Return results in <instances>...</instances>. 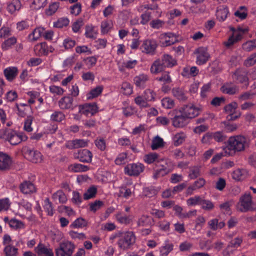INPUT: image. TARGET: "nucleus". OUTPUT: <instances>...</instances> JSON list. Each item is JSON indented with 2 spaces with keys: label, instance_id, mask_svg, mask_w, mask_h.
I'll list each match as a JSON object with an SVG mask.
<instances>
[{
  "label": "nucleus",
  "instance_id": "1",
  "mask_svg": "<svg viewBox=\"0 0 256 256\" xmlns=\"http://www.w3.org/2000/svg\"><path fill=\"white\" fill-rule=\"evenodd\" d=\"M144 160L148 164L154 162L158 163V168L156 170L154 177L156 178L160 176H164L172 170L171 162L166 160L160 158L156 153H150L146 154Z\"/></svg>",
  "mask_w": 256,
  "mask_h": 256
},
{
  "label": "nucleus",
  "instance_id": "2",
  "mask_svg": "<svg viewBox=\"0 0 256 256\" xmlns=\"http://www.w3.org/2000/svg\"><path fill=\"white\" fill-rule=\"evenodd\" d=\"M202 110V106H196L192 104H189L183 106L178 109L172 110L171 113L177 114L178 112L180 114H182L188 120L198 116Z\"/></svg>",
  "mask_w": 256,
  "mask_h": 256
},
{
  "label": "nucleus",
  "instance_id": "3",
  "mask_svg": "<svg viewBox=\"0 0 256 256\" xmlns=\"http://www.w3.org/2000/svg\"><path fill=\"white\" fill-rule=\"evenodd\" d=\"M248 144V143L245 137L242 136H236L230 138L228 145L226 148L231 154L232 150L240 152L244 150Z\"/></svg>",
  "mask_w": 256,
  "mask_h": 256
},
{
  "label": "nucleus",
  "instance_id": "4",
  "mask_svg": "<svg viewBox=\"0 0 256 256\" xmlns=\"http://www.w3.org/2000/svg\"><path fill=\"white\" fill-rule=\"evenodd\" d=\"M2 139L8 141L11 144L16 145L20 143L22 141H26L28 136L23 132H16L12 130H6L3 135Z\"/></svg>",
  "mask_w": 256,
  "mask_h": 256
},
{
  "label": "nucleus",
  "instance_id": "5",
  "mask_svg": "<svg viewBox=\"0 0 256 256\" xmlns=\"http://www.w3.org/2000/svg\"><path fill=\"white\" fill-rule=\"evenodd\" d=\"M230 30L232 32V34L230 36L228 40L224 42V44L226 47L229 48L232 46L236 42L241 40L244 34L248 31V28L246 27H238L235 28L232 27L230 28Z\"/></svg>",
  "mask_w": 256,
  "mask_h": 256
},
{
  "label": "nucleus",
  "instance_id": "6",
  "mask_svg": "<svg viewBox=\"0 0 256 256\" xmlns=\"http://www.w3.org/2000/svg\"><path fill=\"white\" fill-rule=\"evenodd\" d=\"M135 240L136 237L132 232H124L122 233L120 236L118 246L122 250H127L135 242Z\"/></svg>",
  "mask_w": 256,
  "mask_h": 256
},
{
  "label": "nucleus",
  "instance_id": "7",
  "mask_svg": "<svg viewBox=\"0 0 256 256\" xmlns=\"http://www.w3.org/2000/svg\"><path fill=\"white\" fill-rule=\"evenodd\" d=\"M74 246L71 242L66 241L60 244L56 250V256H72Z\"/></svg>",
  "mask_w": 256,
  "mask_h": 256
},
{
  "label": "nucleus",
  "instance_id": "8",
  "mask_svg": "<svg viewBox=\"0 0 256 256\" xmlns=\"http://www.w3.org/2000/svg\"><path fill=\"white\" fill-rule=\"evenodd\" d=\"M158 41L162 46H170L178 41V36L172 32H166L160 34L158 37Z\"/></svg>",
  "mask_w": 256,
  "mask_h": 256
},
{
  "label": "nucleus",
  "instance_id": "9",
  "mask_svg": "<svg viewBox=\"0 0 256 256\" xmlns=\"http://www.w3.org/2000/svg\"><path fill=\"white\" fill-rule=\"evenodd\" d=\"M253 205L252 198L250 193H246L242 195L238 204V208L242 212H246L252 209Z\"/></svg>",
  "mask_w": 256,
  "mask_h": 256
},
{
  "label": "nucleus",
  "instance_id": "10",
  "mask_svg": "<svg viewBox=\"0 0 256 256\" xmlns=\"http://www.w3.org/2000/svg\"><path fill=\"white\" fill-rule=\"evenodd\" d=\"M144 166L141 163H132L124 167V172L128 176H137L144 171Z\"/></svg>",
  "mask_w": 256,
  "mask_h": 256
},
{
  "label": "nucleus",
  "instance_id": "11",
  "mask_svg": "<svg viewBox=\"0 0 256 256\" xmlns=\"http://www.w3.org/2000/svg\"><path fill=\"white\" fill-rule=\"evenodd\" d=\"M24 154L26 159L34 163H40L43 160L42 154L36 150L26 148L24 150Z\"/></svg>",
  "mask_w": 256,
  "mask_h": 256
},
{
  "label": "nucleus",
  "instance_id": "12",
  "mask_svg": "<svg viewBox=\"0 0 256 256\" xmlns=\"http://www.w3.org/2000/svg\"><path fill=\"white\" fill-rule=\"evenodd\" d=\"M196 55V63L198 65H202L206 63L210 58V54L205 48H199L194 52Z\"/></svg>",
  "mask_w": 256,
  "mask_h": 256
},
{
  "label": "nucleus",
  "instance_id": "13",
  "mask_svg": "<svg viewBox=\"0 0 256 256\" xmlns=\"http://www.w3.org/2000/svg\"><path fill=\"white\" fill-rule=\"evenodd\" d=\"M157 47L156 42L154 40H144L140 47L142 52L147 54H153Z\"/></svg>",
  "mask_w": 256,
  "mask_h": 256
},
{
  "label": "nucleus",
  "instance_id": "14",
  "mask_svg": "<svg viewBox=\"0 0 256 256\" xmlns=\"http://www.w3.org/2000/svg\"><path fill=\"white\" fill-rule=\"evenodd\" d=\"M172 112V111L170 112L169 114L175 115L172 120V125L174 127L182 128L188 124V120L182 114H180L178 112L177 114L171 113Z\"/></svg>",
  "mask_w": 256,
  "mask_h": 256
},
{
  "label": "nucleus",
  "instance_id": "15",
  "mask_svg": "<svg viewBox=\"0 0 256 256\" xmlns=\"http://www.w3.org/2000/svg\"><path fill=\"white\" fill-rule=\"evenodd\" d=\"M79 112L86 116L89 114L94 115L98 112V106L94 103L86 104L84 105H80L78 106Z\"/></svg>",
  "mask_w": 256,
  "mask_h": 256
},
{
  "label": "nucleus",
  "instance_id": "16",
  "mask_svg": "<svg viewBox=\"0 0 256 256\" xmlns=\"http://www.w3.org/2000/svg\"><path fill=\"white\" fill-rule=\"evenodd\" d=\"M73 101V98L70 96H64L58 101V106L62 110L72 109Z\"/></svg>",
  "mask_w": 256,
  "mask_h": 256
},
{
  "label": "nucleus",
  "instance_id": "17",
  "mask_svg": "<svg viewBox=\"0 0 256 256\" xmlns=\"http://www.w3.org/2000/svg\"><path fill=\"white\" fill-rule=\"evenodd\" d=\"M88 141L82 139H76L69 140L66 142V146L69 148H78L88 146Z\"/></svg>",
  "mask_w": 256,
  "mask_h": 256
},
{
  "label": "nucleus",
  "instance_id": "18",
  "mask_svg": "<svg viewBox=\"0 0 256 256\" xmlns=\"http://www.w3.org/2000/svg\"><path fill=\"white\" fill-rule=\"evenodd\" d=\"M34 250L40 256H54L52 249L42 244H39L34 248Z\"/></svg>",
  "mask_w": 256,
  "mask_h": 256
},
{
  "label": "nucleus",
  "instance_id": "19",
  "mask_svg": "<svg viewBox=\"0 0 256 256\" xmlns=\"http://www.w3.org/2000/svg\"><path fill=\"white\" fill-rule=\"evenodd\" d=\"M22 8V4L19 0H12L8 4L6 10L12 14L18 12Z\"/></svg>",
  "mask_w": 256,
  "mask_h": 256
},
{
  "label": "nucleus",
  "instance_id": "20",
  "mask_svg": "<svg viewBox=\"0 0 256 256\" xmlns=\"http://www.w3.org/2000/svg\"><path fill=\"white\" fill-rule=\"evenodd\" d=\"M12 164L11 158L6 154L1 152V170H9Z\"/></svg>",
  "mask_w": 256,
  "mask_h": 256
},
{
  "label": "nucleus",
  "instance_id": "21",
  "mask_svg": "<svg viewBox=\"0 0 256 256\" xmlns=\"http://www.w3.org/2000/svg\"><path fill=\"white\" fill-rule=\"evenodd\" d=\"M148 80V76L147 74H142L134 78V83L137 87L144 88L145 87L146 82Z\"/></svg>",
  "mask_w": 256,
  "mask_h": 256
},
{
  "label": "nucleus",
  "instance_id": "22",
  "mask_svg": "<svg viewBox=\"0 0 256 256\" xmlns=\"http://www.w3.org/2000/svg\"><path fill=\"white\" fill-rule=\"evenodd\" d=\"M208 224L210 229L216 230L223 228L225 226V223L222 220L220 221L217 218H214L210 220L208 222Z\"/></svg>",
  "mask_w": 256,
  "mask_h": 256
},
{
  "label": "nucleus",
  "instance_id": "23",
  "mask_svg": "<svg viewBox=\"0 0 256 256\" xmlns=\"http://www.w3.org/2000/svg\"><path fill=\"white\" fill-rule=\"evenodd\" d=\"M35 53L39 56L46 55L48 54L49 50L47 44L44 42L38 44L34 48Z\"/></svg>",
  "mask_w": 256,
  "mask_h": 256
},
{
  "label": "nucleus",
  "instance_id": "24",
  "mask_svg": "<svg viewBox=\"0 0 256 256\" xmlns=\"http://www.w3.org/2000/svg\"><path fill=\"white\" fill-rule=\"evenodd\" d=\"M229 11L227 7L220 6L218 8L216 11V18L220 22L224 21L228 17Z\"/></svg>",
  "mask_w": 256,
  "mask_h": 256
},
{
  "label": "nucleus",
  "instance_id": "25",
  "mask_svg": "<svg viewBox=\"0 0 256 256\" xmlns=\"http://www.w3.org/2000/svg\"><path fill=\"white\" fill-rule=\"evenodd\" d=\"M248 175V172L245 169H237L232 173V178L236 180H241L246 178Z\"/></svg>",
  "mask_w": 256,
  "mask_h": 256
},
{
  "label": "nucleus",
  "instance_id": "26",
  "mask_svg": "<svg viewBox=\"0 0 256 256\" xmlns=\"http://www.w3.org/2000/svg\"><path fill=\"white\" fill-rule=\"evenodd\" d=\"M92 154L88 150H82L78 152V158L81 162H90L92 161Z\"/></svg>",
  "mask_w": 256,
  "mask_h": 256
},
{
  "label": "nucleus",
  "instance_id": "27",
  "mask_svg": "<svg viewBox=\"0 0 256 256\" xmlns=\"http://www.w3.org/2000/svg\"><path fill=\"white\" fill-rule=\"evenodd\" d=\"M20 188L21 192L24 194H30L36 192L34 186L30 182H26L22 183Z\"/></svg>",
  "mask_w": 256,
  "mask_h": 256
},
{
  "label": "nucleus",
  "instance_id": "28",
  "mask_svg": "<svg viewBox=\"0 0 256 256\" xmlns=\"http://www.w3.org/2000/svg\"><path fill=\"white\" fill-rule=\"evenodd\" d=\"M162 62L159 60H155L151 66L150 71L152 74H156L162 72L164 70Z\"/></svg>",
  "mask_w": 256,
  "mask_h": 256
},
{
  "label": "nucleus",
  "instance_id": "29",
  "mask_svg": "<svg viewBox=\"0 0 256 256\" xmlns=\"http://www.w3.org/2000/svg\"><path fill=\"white\" fill-rule=\"evenodd\" d=\"M44 29L43 28L38 27L35 28L28 36V38L30 41L38 40L44 33Z\"/></svg>",
  "mask_w": 256,
  "mask_h": 256
},
{
  "label": "nucleus",
  "instance_id": "30",
  "mask_svg": "<svg viewBox=\"0 0 256 256\" xmlns=\"http://www.w3.org/2000/svg\"><path fill=\"white\" fill-rule=\"evenodd\" d=\"M237 104L235 102H233L228 104V105L224 107L225 111L230 115V118H228L229 120H234L239 116H232V114L235 112L236 108H237Z\"/></svg>",
  "mask_w": 256,
  "mask_h": 256
},
{
  "label": "nucleus",
  "instance_id": "31",
  "mask_svg": "<svg viewBox=\"0 0 256 256\" xmlns=\"http://www.w3.org/2000/svg\"><path fill=\"white\" fill-rule=\"evenodd\" d=\"M221 91L224 94H232L238 91V88L231 84H226L222 86Z\"/></svg>",
  "mask_w": 256,
  "mask_h": 256
},
{
  "label": "nucleus",
  "instance_id": "32",
  "mask_svg": "<svg viewBox=\"0 0 256 256\" xmlns=\"http://www.w3.org/2000/svg\"><path fill=\"white\" fill-rule=\"evenodd\" d=\"M87 221L82 218H78L74 220L70 224V228H80L86 226Z\"/></svg>",
  "mask_w": 256,
  "mask_h": 256
},
{
  "label": "nucleus",
  "instance_id": "33",
  "mask_svg": "<svg viewBox=\"0 0 256 256\" xmlns=\"http://www.w3.org/2000/svg\"><path fill=\"white\" fill-rule=\"evenodd\" d=\"M113 22L110 20H106L102 22L100 28L102 34H106L113 28Z\"/></svg>",
  "mask_w": 256,
  "mask_h": 256
},
{
  "label": "nucleus",
  "instance_id": "34",
  "mask_svg": "<svg viewBox=\"0 0 256 256\" xmlns=\"http://www.w3.org/2000/svg\"><path fill=\"white\" fill-rule=\"evenodd\" d=\"M68 170L70 172H84L88 170V167L80 164H74L70 166Z\"/></svg>",
  "mask_w": 256,
  "mask_h": 256
},
{
  "label": "nucleus",
  "instance_id": "35",
  "mask_svg": "<svg viewBox=\"0 0 256 256\" xmlns=\"http://www.w3.org/2000/svg\"><path fill=\"white\" fill-rule=\"evenodd\" d=\"M18 70L15 67H10L4 70V74L6 79L10 81L12 80L16 76Z\"/></svg>",
  "mask_w": 256,
  "mask_h": 256
},
{
  "label": "nucleus",
  "instance_id": "36",
  "mask_svg": "<svg viewBox=\"0 0 256 256\" xmlns=\"http://www.w3.org/2000/svg\"><path fill=\"white\" fill-rule=\"evenodd\" d=\"M164 66L172 67L176 64V61L170 56L166 54L163 56L161 61Z\"/></svg>",
  "mask_w": 256,
  "mask_h": 256
},
{
  "label": "nucleus",
  "instance_id": "37",
  "mask_svg": "<svg viewBox=\"0 0 256 256\" xmlns=\"http://www.w3.org/2000/svg\"><path fill=\"white\" fill-rule=\"evenodd\" d=\"M198 73V70L196 66L189 68L188 66L184 68L182 74L184 76H194Z\"/></svg>",
  "mask_w": 256,
  "mask_h": 256
},
{
  "label": "nucleus",
  "instance_id": "38",
  "mask_svg": "<svg viewBox=\"0 0 256 256\" xmlns=\"http://www.w3.org/2000/svg\"><path fill=\"white\" fill-rule=\"evenodd\" d=\"M234 15L241 20H243L248 16V9L244 6H240L235 11Z\"/></svg>",
  "mask_w": 256,
  "mask_h": 256
},
{
  "label": "nucleus",
  "instance_id": "39",
  "mask_svg": "<svg viewBox=\"0 0 256 256\" xmlns=\"http://www.w3.org/2000/svg\"><path fill=\"white\" fill-rule=\"evenodd\" d=\"M173 96L180 100H185L187 99V96L185 92L180 88H175L172 90Z\"/></svg>",
  "mask_w": 256,
  "mask_h": 256
},
{
  "label": "nucleus",
  "instance_id": "40",
  "mask_svg": "<svg viewBox=\"0 0 256 256\" xmlns=\"http://www.w3.org/2000/svg\"><path fill=\"white\" fill-rule=\"evenodd\" d=\"M116 218L118 222L122 224H128L132 220V216L122 214L118 212L116 214Z\"/></svg>",
  "mask_w": 256,
  "mask_h": 256
},
{
  "label": "nucleus",
  "instance_id": "41",
  "mask_svg": "<svg viewBox=\"0 0 256 256\" xmlns=\"http://www.w3.org/2000/svg\"><path fill=\"white\" fill-rule=\"evenodd\" d=\"M103 87L101 86H98L92 89L86 95L88 99H92L98 96L102 92Z\"/></svg>",
  "mask_w": 256,
  "mask_h": 256
},
{
  "label": "nucleus",
  "instance_id": "42",
  "mask_svg": "<svg viewBox=\"0 0 256 256\" xmlns=\"http://www.w3.org/2000/svg\"><path fill=\"white\" fill-rule=\"evenodd\" d=\"M8 224L10 228L15 230L23 229L24 228V224L16 218H12L10 220V224Z\"/></svg>",
  "mask_w": 256,
  "mask_h": 256
},
{
  "label": "nucleus",
  "instance_id": "43",
  "mask_svg": "<svg viewBox=\"0 0 256 256\" xmlns=\"http://www.w3.org/2000/svg\"><path fill=\"white\" fill-rule=\"evenodd\" d=\"M186 138V134L184 132L176 134L172 138L174 145L178 146L181 144L184 141Z\"/></svg>",
  "mask_w": 256,
  "mask_h": 256
},
{
  "label": "nucleus",
  "instance_id": "44",
  "mask_svg": "<svg viewBox=\"0 0 256 256\" xmlns=\"http://www.w3.org/2000/svg\"><path fill=\"white\" fill-rule=\"evenodd\" d=\"M97 192V188L94 186L90 187L84 194V200H88L95 196Z\"/></svg>",
  "mask_w": 256,
  "mask_h": 256
},
{
  "label": "nucleus",
  "instance_id": "45",
  "mask_svg": "<svg viewBox=\"0 0 256 256\" xmlns=\"http://www.w3.org/2000/svg\"><path fill=\"white\" fill-rule=\"evenodd\" d=\"M163 139L159 136H155L152 141V148L153 150L162 148L164 146Z\"/></svg>",
  "mask_w": 256,
  "mask_h": 256
},
{
  "label": "nucleus",
  "instance_id": "46",
  "mask_svg": "<svg viewBox=\"0 0 256 256\" xmlns=\"http://www.w3.org/2000/svg\"><path fill=\"white\" fill-rule=\"evenodd\" d=\"M174 245L172 243L166 242L164 245L160 248V252L162 256H166L173 250Z\"/></svg>",
  "mask_w": 256,
  "mask_h": 256
},
{
  "label": "nucleus",
  "instance_id": "47",
  "mask_svg": "<svg viewBox=\"0 0 256 256\" xmlns=\"http://www.w3.org/2000/svg\"><path fill=\"white\" fill-rule=\"evenodd\" d=\"M52 198L56 200H58L60 203H65L67 201V198L66 194L60 190H58L54 193Z\"/></svg>",
  "mask_w": 256,
  "mask_h": 256
},
{
  "label": "nucleus",
  "instance_id": "48",
  "mask_svg": "<svg viewBox=\"0 0 256 256\" xmlns=\"http://www.w3.org/2000/svg\"><path fill=\"white\" fill-rule=\"evenodd\" d=\"M135 104L140 108H146L148 106V102L144 96H137L134 100Z\"/></svg>",
  "mask_w": 256,
  "mask_h": 256
},
{
  "label": "nucleus",
  "instance_id": "49",
  "mask_svg": "<svg viewBox=\"0 0 256 256\" xmlns=\"http://www.w3.org/2000/svg\"><path fill=\"white\" fill-rule=\"evenodd\" d=\"M48 4V0H33L30 6L34 10H39L44 7Z\"/></svg>",
  "mask_w": 256,
  "mask_h": 256
},
{
  "label": "nucleus",
  "instance_id": "50",
  "mask_svg": "<svg viewBox=\"0 0 256 256\" xmlns=\"http://www.w3.org/2000/svg\"><path fill=\"white\" fill-rule=\"evenodd\" d=\"M4 252L6 256H18V249L10 245L6 246Z\"/></svg>",
  "mask_w": 256,
  "mask_h": 256
},
{
  "label": "nucleus",
  "instance_id": "51",
  "mask_svg": "<svg viewBox=\"0 0 256 256\" xmlns=\"http://www.w3.org/2000/svg\"><path fill=\"white\" fill-rule=\"evenodd\" d=\"M121 92L125 95H130L132 93V86L128 82H124L122 84Z\"/></svg>",
  "mask_w": 256,
  "mask_h": 256
},
{
  "label": "nucleus",
  "instance_id": "52",
  "mask_svg": "<svg viewBox=\"0 0 256 256\" xmlns=\"http://www.w3.org/2000/svg\"><path fill=\"white\" fill-rule=\"evenodd\" d=\"M206 183L205 180L202 178H200L196 181L194 184L193 187H189L187 190V192L190 194L194 188H198L203 186Z\"/></svg>",
  "mask_w": 256,
  "mask_h": 256
},
{
  "label": "nucleus",
  "instance_id": "53",
  "mask_svg": "<svg viewBox=\"0 0 256 256\" xmlns=\"http://www.w3.org/2000/svg\"><path fill=\"white\" fill-rule=\"evenodd\" d=\"M104 205V203L103 202L100 200H95L89 204L90 210L91 212H95L103 206Z\"/></svg>",
  "mask_w": 256,
  "mask_h": 256
},
{
  "label": "nucleus",
  "instance_id": "54",
  "mask_svg": "<svg viewBox=\"0 0 256 256\" xmlns=\"http://www.w3.org/2000/svg\"><path fill=\"white\" fill-rule=\"evenodd\" d=\"M64 114L59 111L54 112L50 116V120L54 122H60L64 120Z\"/></svg>",
  "mask_w": 256,
  "mask_h": 256
},
{
  "label": "nucleus",
  "instance_id": "55",
  "mask_svg": "<svg viewBox=\"0 0 256 256\" xmlns=\"http://www.w3.org/2000/svg\"><path fill=\"white\" fill-rule=\"evenodd\" d=\"M161 102L162 106L167 109L172 108L174 106V100L170 98H164Z\"/></svg>",
  "mask_w": 256,
  "mask_h": 256
},
{
  "label": "nucleus",
  "instance_id": "56",
  "mask_svg": "<svg viewBox=\"0 0 256 256\" xmlns=\"http://www.w3.org/2000/svg\"><path fill=\"white\" fill-rule=\"evenodd\" d=\"M33 121V118L32 116H28L24 122V130L26 132H30L33 130L32 124Z\"/></svg>",
  "mask_w": 256,
  "mask_h": 256
},
{
  "label": "nucleus",
  "instance_id": "57",
  "mask_svg": "<svg viewBox=\"0 0 256 256\" xmlns=\"http://www.w3.org/2000/svg\"><path fill=\"white\" fill-rule=\"evenodd\" d=\"M152 218L147 216H142L138 221L139 226H146L151 224Z\"/></svg>",
  "mask_w": 256,
  "mask_h": 256
},
{
  "label": "nucleus",
  "instance_id": "58",
  "mask_svg": "<svg viewBox=\"0 0 256 256\" xmlns=\"http://www.w3.org/2000/svg\"><path fill=\"white\" fill-rule=\"evenodd\" d=\"M44 208L49 216H52L54 214V210L52 207V204L49 200L46 199L44 201Z\"/></svg>",
  "mask_w": 256,
  "mask_h": 256
},
{
  "label": "nucleus",
  "instance_id": "59",
  "mask_svg": "<svg viewBox=\"0 0 256 256\" xmlns=\"http://www.w3.org/2000/svg\"><path fill=\"white\" fill-rule=\"evenodd\" d=\"M144 96L148 102L154 101L155 100L156 93L152 90L147 89L144 92Z\"/></svg>",
  "mask_w": 256,
  "mask_h": 256
},
{
  "label": "nucleus",
  "instance_id": "60",
  "mask_svg": "<svg viewBox=\"0 0 256 256\" xmlns=\"http://www.w3.org/2000/svg\"><path fill=\"white\" fill-rule=\"evenodd\" d=\"M234 78L240 82L244 83L246 86L248 84V78L244 72L240 74L238 72H236L234 74Z\"/></svg>",
  "mask_w": 256,
  "mask_h": 256
},
{
  "label": "nucleus",
  "instance_id": "61",
  "mask_svg": "<svg viewBox=\"0 0 256 256\" xmlns=\"http://www.w3.org/2000/svg\"><path fill=\"white\" fill-rule=\"evenodd\" d=\"M16 42V39L14 37H12L6 40L2 44V48L4 50H7Z\"/></svg>",
  "mask_w": 256,
  "mask_h": 256
},
{
  "label": "nucleus",
  "instance_id": "62",
  "mask_svg": "<svg viewBox=\"0 0 256 256\" xmlns=\"http://www.w3.org/2000/svg\"><path fill=\"white\" fill-rule=\"evenodd\" d=\"M202 198L199 196H195L188 198L186 201V203L188 206H193L197 204H200Z\"/></svg>",
  "mask_w": 256,
  "mask_h": 256
},
{
  "label": "nucleus",
  "instance_id": "63",
  "mask_svg": "<svg viewBox=\"0 0 256 256\" xmlns=\"http://www.w3.org/2000/svg\"><path fill=\"white\" fill-rule=\"evenodd\" d=\"M244 50L246 51H250L254 48H256V40H249L245 42L242 45Z\"/></svg>",
  "mask_w": 256,
  "mask_h": 256
},
{
  "label": "nucleus",
  "instance_id": "64",
  "mask_svg": "<svg viewBox=\"0 0 256 256\" xmlns=\"http://www.w3.org/2000/svg\"><path fill=\"white\" fill-rule=\"evenodd\" d=\"M256 64V52L250 54L245 60L244 65L250 66Z\"/></svg>",
  "mask_w": 256,
  "mask_h": 256
}]
</instances>
